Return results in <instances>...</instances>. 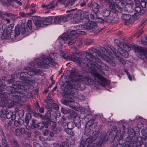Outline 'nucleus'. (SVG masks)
<instances>
[{
    "label": "nucleus",
    "instance_id": "obj_58",
    "mask_svg": "<svg viewBox=\"0 0 147 147\" xmlns=\"http://www.w3.org/2000/svg\"><path fill=\"white\" fill-rule=\"evenodd\" d=\"M65 131L67 134H69L70 133V132L71 131V129H69L68 128L67 129H66L65 130Z\"/></svg>",
    "mask_w": 147,
    "mask_h": 147
},
{
    "label": "nucleus",
    "instance_id": "obj_17",
    "mask_svg": "<svg viewBox=\"0 0 147 147\" xmlns=\"http://www.w3.org/2000/svg\"><path fill=\"white\" fill-rule=\"evenodd\" d=\"M55 0H53L51 1L47 5L45 4H43L42 5V7L46 9H51L55 7V5L54 3L55 2Z\"/></svg>",
    "mask_w": 147,
    "mask_h": 147
},
{
    "label": "nucleus",
    "instance_id": "obj_28",
    "mask_svg": "<svg viewBox=\"0 0 147 147\" xmlns=\"http://www.w3.org/2000/svg\"><path fill=\"white\" fill-rule=\"evenodd\" d=\"M6 112V109H3L1 107H0V117L2 118H4L5 117V114Z\"/></svg>",
    "mask_w": 147,
    "mask_h": 147
},
{
    "label": "nucleus",
    "instance_id": "obj_30",
    "mask_svg": "<svg viewBox=\"0 0 147 147\" xmlns=\"http://www.w3.org/2000/svg\"><path fill=\"white\" fill-rule=\"evenodd\" d=\"M45 124L44 122L42 123H36L35 128H37L39 129H42L45 126Z\"/></svg>",
    "mask_w": 147,
    "mask_h": 147
},
{
    "label": "nucleus",
    "instance_id": "obj_31",
    "mask_svg": "<svg viewBox=\"0 0 147 147\" xmlns=\"http://www.w3.org/2000/svg\"><path fill=\"white\" fill-rule=\"evenodd\" d=\"M140 5L142 8H145L147 10V0L145 1H142L140 2Z\"/></svg>",
    "mask_w": 147,
    "mask_h": 147
},
{
    "label": "nucleus",
    "instance_id": "obj_2",
    "mask_svg": "<svg viewBox=\"0 0 147 147\" xmlns=\"http://www.w3.org/2000/svg\"><path fill=\"white\" fill-rule=\"evenodd\" d=\"M54 53H51L47 58H42L40 59H36L35 60V62H32L30 63L31 68L25 67L24 69L29 71L27 72L28 75L33 76L35 75L34 67L48 68L49 66L53 67L55 66L57 67L58 65L53 60L55 59V56H54Z\"/></svg>",
    "mask_w": 147,
    "mask_h": 147
},
{
    "label": "nucleus",
    "instance_id": "obj_35",
    "mask_svg": "<svg viewBox=\"0 0 147 147\" xmlns=\"http://www.w3.org/2000/svg\"><path fill=\"white\" fill-rule=\"evenodd\" d=\"M67 126L68 129H71L74 128L75 126V124L73 122H69L67 123Z\"/></svg>",
    "mask_w": 147,
    "mask_h": 147
},
{
    "label": "nucleus",
    "instance_id": "obj_63",
    "mask_svg": "<svg viewBox=\"0 0 147 147\" xmlns=\"http://www.w3.org/2000/svg\"><path fill=\"white\" fill-rule=\"evenodd\" d=\"M120 61L123 65H125V61L123 59H121L120 60Z\"/></svg>",
    "mask_w": 147,
    "mask_h": 147
},
{
    "label": "nucleus",
    "instance_id": "obj_51",
    "mask_svg": "<svg viewBox=\"0 0 147 147\" xmlns=\"http://www.w3.org/2000/svg\"><path fill=\"white\" fill-rule=\"evenodd\" d=\"M16 133L17 136H19L20 135V129L17 128L16 129Z\"/></svg>",
    "mask_w": 147,
    "mask_h": 147
},
{
    "label": "nucleus",
    "instance_id": "obj_12",
    "mask_svg": "<svg viewBox=\"0 0 147 147\" xmlns=\"http://www.w3.org/2000/svg\"><path fill=\"white\" fill-rule=\"evenodd\" d=\"M141 11L140 6L137 5L135 7L134 14L133 15V17L134 19H138L141 14Z\"/></svg>",
    "mask_w": 147,
    "mask_h": 147
},
{
    "label": "nucleus",
    "instance_id": "obj_21",
    "mask_svg": "<svg viewBox=\"0 0 147 147\" xmlns=\"http://www.w3.org/2000/svg\"><path fill=\"white\" fill-rule=\"evenodd\" d=\"M36 9H34V10L32 9H31L30 10V12L29 13H28L26 14H25L24 12H20V13L19 14L20 16L22 17H26L28 15H30L31 14H33L35 13L36 11Z\"/></svg>",
    "mask_w": 147,
    "mask_h": 147
},
{
    "label": "nucleus",
    "instance_id": "obj_50",
    "mask_svg": "<svg viewBox=\"0 0 147 147\" xmlns=\"http://www.w3.org/2000/svg\"><path fill=\"white\" fill-rule=\"evenodd\" d=\"M132 146L130 142H126L125 143L124 147H130Z\"/></svg>",
    "mask_w": 147,
    "mask_h": 147
},
{
    "label": "nucleus",
    "instance_id": "obj_48",
    "mask_svg": "<svg viewBox=\"0 0 147 147\" xmlns=\"http://www.w3.org/2000/svg\"><path fill=\"white\" fill-rule=\"evenodd\" d=\"M94 119H93V120H90L89 121H88V122L89 123L91 122V123H92V125L90 124V126H92V125H93L94 126V127H95L96 126H97V123H96V122H95V123H93V122H94Z\"/></svg>",
    "mask_w": 147,
    "mask_h": 147
},
{
    "label": "nucleus",
    "instance_id": "obj_64",
    "mask_svg": "<svg viewBox=\"0 0 147 147\" xmlns=\"http://www.w3.org/2000/svg\"><path fill=\"white\" fill-rule=\"evenodd\" d=\"M39 108V111H40V112L41 113H42L44 112V109L42 107V108H40V107Z\"/></svg>",
    "mask_w": 147,
    "mask_h": 147
},
{
    "label": "nucleus",
    "instance_id": "obj_47",
    "mask_svg": "<svg viewBox=\"0 0 147 147\" xmlns=\"http://www.w3.org/2000/svg\"><path fill=\"white\" fill-rule=\"evenodd\" d=\"M76 34H78V33L77 30H72L70 32V34L72 35V36L70 35V36H69L73 37L72 36H73L74 35Z\"/></svg>",
    "mask_w": 147,
    "mask_h": 147
},
{
    "label": "nucleus",
    "instance_id": "obj_54",
    "mask_svg": "<svg viewBox=\"0 0 147 147\" xmlns=\"http://www.w3.org/2000/svg\"><path fill=\"white\" fill-rule=\"evenodd\" d=\"M93 42V40L92 39L89 40H88L86 42V45H88L91 44Z\"/></svg>",
    "mask_w": 147,
    "mask_h": 147
},
{
    "label": "nucleus",
    "instance_id": "obj_20",
    "mask_svg": "<svg viewBox=\"0 0 147 147\" xmlns=\"http://www.w3.org/2000/svg\"><path fill=\"white\" fill-rule=\"evenodd\" d=\"M53 18L51 17H47L42 21V24L44 25H48L51 24L53 21Z\"/></svg>",
    "mask_w": 147,
    "mask_h": 147
},
{
    "label": "nucleus",
    "instance_id": "obj_29",
    "mask_svg": "<svg viewBox=\"0 0 147 147\" xmlns=\"http://www.w3.org/2000/svg\"><path fill=\"white\" fill-rule=\"evenodd\" d=\"M66 144L69 147H72L74 145V141L72 139L68 140Z\"/></svg>",
    "mask_w": 147,
    "mask_h": 147
},
{
    "label": "nucleus",
    "instance_id": "obj_40",
    "mask_svg": "<svg viewBox=\"0 0 147 147\" xmlns=\"http://www.w3.org/2000/svg\"><path fill=\"white\" fill-rule=\"evenodd\" d=\"M127 5L126 6V7H129V8H132V6L133 5V3L131 1H129L127 2Z\"/></svg>",
    "mask_w": 147,
    "mask_h": 147
},
{
    "label": "nucleus",
    "instance_id": "obj_33",
    "mask_svg": "<svg viewBox=\"0 0 147 147\" xmlns=\"http://www.w3.org/2000/svg\"><path fill=\"white\" fill-rule=\"evenodd\" d=\"M61 112L64 114H66L70 113V110L68 109L62 108L61 110Z\"/></svg>",
    "mask_w": 147,
    "mask_h": 147
},
{
    "label": "nucleus",
    "instance_id": "obj_15",
    "mask_svg": "<svg viewBox=\"0 0 147 147\" xmlns=\"http://www.w3.org/2000/svg\"><path fill=\"white\" fill-rule=\"evenodd\" d=\"M5 116H6L8 119L11 118L12 120H14L16 118L15 114L13 113V112L11 111H7L6 110Z\"/></svg>",
    "mask_w": 147,
    "mask_h": 147
},
{
    "label": "nucleus",
    "instance_id": "obj_14",
    "mask_svg": "<svg viewBox=\"0 0 147 147\" xmlns=\"http://www.w3.org/2000/svg\"><path fill=\"white\" fill-rule=\"evenodd\" d=\"M57 2L63 5L65 7L69 5H72L74 2V0H57Z\"/></svg>",
    "mask_w": 147,
    "mask_h": 147
},
{
    "label": "nucleus",
    "instance_id": "obj_57",
    "mask_svg": "<svg viewBox=\"0 0 147 147\" xmlns=\"http://www.w3.org/2000/svg\"><path fill=\"white\" fill-rule=\"evenodd\" d=\"M32 126L35 127L36 123V121L34 119L32 120Z\"/></svg>",
    "mask_w": 147,
    "mask_h": 147
},
{
    "label": "nucleus",
    "instance_id": "obj_59",
    "mask_svg": "<svg viewBox=\"0 0 147 147\" xmlns=\"http://www.w3.org/2000/svg\"><path fill=\"white\" fill-rule=\"evenodd\" d=\"M13 144L14 145V146H13V147H18V144L17 141H14L13 142Z\"/></svg>",
    "mask_w": 147,
    "mask_h": 147
},
{
    "label": "nucleus",
    "instance_id": "obj_23",
    "mask_svg": "<svg viewBox=\"0 0 147 147\" xmlns=\"http://www.w3.org/2000/svg\"><path fill=\"white\" fill-rule=\"evenodd\" d=\"M81 13L82 15L83 16V18H82V20H84V21H86L88 22H89V20L88 18V13L85 11L82 12Z\"/></svg>",
    "mask_w": 147,
    "mask_h": 147
},
{
    "label": "nucleus",
    "instance_id": "obj_5",
    "mask_svg": "<svg viewBox=\"0 0 147 147\" xmlns=\"http://www.w3.org/2000/svg\"><path fill=\"white\" fill-rule=\"evenodd\" d=\"M107 139L105 136H104L97 141L95 144L94 139L92 136H90L86 139H83L81 141L80 147H101L107 141Z\"/></svg>",
    "mask_w": 147,
    "mask_h": 147
},
{
    "label": "nucleus",
    "instance_id": "obj_25",
    "mask_svg": "<svg viewBox=\"0 0 147 147\" xmlns=\"http://www.w3.org/2000/svg\"><path fill=\"white\" fill-rule=\"evenodd\" d=\"M72 14L70 13L65 16L61 17V19H62V22H67L68 20H69L71 17H72Z\"/></svg>",
    "mask_w": 147,
    "mask_h": 147
},
{
    "label": "nucleus",
    "instance_id": "obj_52",
    "mask_svg": "<svg viewBox=\"0 0 147 147\" xmlns=\"http://www.w3.org/2000/svg\"><path fill=\"white\" fill-rule=\"evenodd\" d=\"M59 147H69L65 143L63 142L59 145Z\"/></svg>",
    "mask_w": 147,
    "mask_h": 147
},
{
    "label": "nucleus",
    "instance_id": "obj_49",
    "mask_svg": "<svg viewBox=\"0 0 147 147\" xmlns=\"http://www.w3.org/2000/svg\"><path fill=\"white\" fill-rule=\"evenodd\" d=\"M4 15L5 12H3L0 10V18L2 19H5Z\"/></svg>",
    "mask_w": 147,
    "mask_h": 147
},
{
    "label": "nucleus",
    "instance_id": "obj_44",
    "mask_svg": "<svg viewBox=\"0 0 147 147\" xmlns=\"http://www.w3.org/2000/svg\"><path fill=\"white\" fill-rule=\"evenodd\" d=\"M141 42L143 45H147V36L145 37L144 39L141 40Z\"/></svg>",
    "mask_w": 147,
    "mask_h": 147
},
{
    "label": "nucleus",
    "instance_id": "obj_4",
    "mask_svg": "<svg viewBox=\"0 0 147 147\" xmlns=\"http://www.w3.org/2000/svg\"><path fill=\"white\" fill-rule=\"evenodd\" d=\"M100 55V52L96 49L92 48L88 50L86 53L85 59L82 58L80 57V59L82 60L81 62L86 65L89 67L93 66L94 64L100 63L101 60L97 58V56Z\"/></svg>",
    "mask_w": 147,
    "mask_h": 147
},
{
    "label": "nucleus",
    "instance_id": "obj_10",
    "mask_svg": "<svg viewBox=\"0 0 147 147\" xmlns=\"http://www.w3.org/2000/svg\"><path fill=\"white\" fill-rule=\"evenodd\" d=\"M118 47H120V46H119L118 45H117ZM123 47L122 46L120 47H119L118 49L119 51L120 49H122V50L120 52L121 54L125 58H127L129 57V55L128 53L125 50L127 49V48H129V46L127 45L126 44H123Z\"/></svg>",
    "mask_w": 147,
    "mask_h": 147
},
{
    "label": "nucleus",
    "instance_id": "obj_22",
    "mask_svg": "<svg viewBox=\"0 0 147 147\" xmlns=\"http://www.w3.org/2000/svg\"><path fill=\"white\" fill-rule=\"evenodd\" d=\"M99 7V6L97 3H93L92 8L93 12L96 16L98 12Z\"/></svg>",
    "mask_w": 147,
    "mask_h": 147
},
{
    "label": "nucleus",
    "instance_id": "obj_41",
    "mask_svg": "<svg viewBox=\"0 0 147 147\" xmlns=\"http://www.w3.org/2000/svg\"><path fill=\"white\" fill-rule=\"evenodd\" d=\"M18 114L20 117H22L24 115V111L23 110H19L18 111Z\"/></svg>",
    "mask_w": 147,
    "mask_h": 147
},
{
    "label": "nucleus",
    "instance_id": "obj_32",
    "mask_svg": "<svg viewBox=\"0 0 147 147\" xmlns=\"http://www.w3.org/2000/svg\"><path fill=\"white\" fill-rule=\"evenodd\" d=\"M45 102L48 104H49L51 105L54 104L53 100L51 97H47V99L45 100Z\"/></svg>",
    "mask_w": 147,
    "mask_h": 147
},
{
    "label": "nucleus",
    "instance_id": "obj_24",
    "mask_svg": "<svg viewBox=\"0 0 147 147\" xmlns=\"http://www.w3.org/2000/svg\"><path fill=\"white\" fill-rule=\"evenodd\" d=\"M121 18L125 20V22L126 23L131 18V16L129 14H123L121 16Z\"/></svg>",
    "mask_w": 147,
    "mask_h": 147
},
{
    "label": "nucleus",
    "instance_id": "obj_19",
    "mask_svg": "<svg viewBox=\"0 0 147 147\" xmlns=\"http://www.w3.org/2000/svg\"><path fill=\"white\" fill-rule=\"evenodd\" d=\"M83 16H82L81 13L80 12H78L77 14H76L74 18V20L76 22H80L81 20L83 18Z\"/></svg>",
    "mask_w": 147,
    "mask_h": 147
},
{
    "label": "nucleus",
    "instance_id": "obj_55",
    "mask_svg": "<svg viewBox=\"0 0 147 147\" xmlns=\"http://www.w3.org/2000/svg\"><path fill=\"white\" fill-rule=\"evenodd\" d=\"M20 133L22 134H23L25 133V129L24 128H22L20 129Z\"/></svg>",
    "mask_w": 147,
    "mask_h": 147
},
{
    "label": "nucleus",
    "instance_id": "obj_7",
    "mask_svg": "<svg viewBox=\"0 0 147 147\" xmlns=\"http://www.w3.org/2000/svg\"><path fill=\"white\" fill-rule=\"evenodd\" d=\"M135 52L138 53L140 55V58L143 59L147 58V49L136 46L134 47Z\"/></svg>",
    "mask_w": 147,
    "mask_h": 147
},
{
    "label": "nucleus",
    "instance_id": "obj_60",
    "mask_svg": "<svg viewBox=\"0 0 147 147\" xmlns=\"http://www.w3.org/2000/svg\"><path fill=\"white\" fill-rule=\"evenodd\" d=\"M136 6H137V5H138V6H140V1L138 0H134Z\"/></svg>",
    "mask_w": 147,
    "mask_h": 147
},
{
    "label": "nucleus",
    "instance_id": "obj_43",
    "mask_svg": "<svg viewBox=\"0 0 147 147\" xmlns=\"http://www.w3.org/2000/svg\"><path fill=\"white\" fill-rule=\"evenodd\" d=\"M27 26L30 30L32 29V22L31 20L28 21L27 22Z\"/></svg>",
    "mask_w": 147,
    "mask_h": 147
},
{
    "label": "nucleus",
    "instance_id": "obj_11",
    "mask_svg": "<svg viewBox=\"0 0 147 147\" xmlns=\"http://www.w3.org/2000/svg\"><path fill=\"white\" fill-rule=\"evenodd\" d=\"M109 3V7L113 10L117 11L119 7L116 3L115 2L112 0H103Z\"/></svg>",
    "mask_w": 147,
    "mask_h": 147
},
{
    "label": "nucleus",
    "instance_id": "obj_16",
    "mask_svg": "<svg viewBox=\"0 0 147 147\" xmlns=\"http://www.w3.org/2000/svg\"><path fill=\"white\" fill-rule=\"evenodd\" d=\"M76 28L78 34L82 35H85L86 34V32L85 31H82V30H85V26H84L82 25H78L76 26Z\"/></svg>",
    "mask_w": 147,
    "mask_h": 147
},
{
    "label": "nucleus",
    "instance_id": "obj_37",
    "mask_svg": "<svg viewBox=\"0 0 147 147\" xmlns=\"http://www.w3.org/2000/svg\"><path fill=\"white\" fill-rule=\"evenodd\" d=\"M90 26L88 28L89 29H91L92 28H94L96 26V23L94 21H91L89 23Z\"/></svg>",
    "mask_w": 147,
    "mask_h": 147
},
{
    "label": "nucleus",
    "instance_id": "obj_18",
    "mask_svg": "<svg viewBox=\"0 0 147 147\" xmlns=\"http://www.w3.org/2000/svg\"><path fill=\"white\" fill-rule=\"evenodd\" d=\"M34 22L37 27H40L41 26L42 23V18H36L34 20Z\"/></svg>",
    "mask_w": 147,
    "mask_h": 147
},
{
    "label": "nucleus",
    "instance_id": "obj_6",
    "mask_svg": "<svg viewBox=\"0 0 147 147\" xmlns=\"http://www.w3.org/2000/svg\"><path fill=\"white\" fill-rule=\"evenodd\" d=\"M12 30L11 27H7L5 31H3L2 28H0L1 38L6 40L11 38L12 41H17L18 40V36L20 34L18 29L15 28L14 32H12Z\"/></svg>",
    "mask_w": 147,
    "mask_h": 147
},
{
    "label": "nucleus",
    "instance_id": "obj_53",
    "mask_svg": "<svg viewBox=\"0 0 147 147\" xmlns=\"http://www.w3.org/2000/svg\"><path fill=\"white\" fill-rule=\"evenodd\" d=\"M84 26H85V30L86 29H89L88 28H89V26H90V25L89 23H86L84 25Z\"/></svg>",
    "mask_w": 147,
    "mask_h": 147
},
{
    "label": "nucleus",
    "instance_id": "obj_42",
    "mask_svg": "<svg viewBox=\"0 0 147 147\" xmlns=\"http://www.w3.org/2000/svg\"><path fill=\"white\" fill-rule=\"evenodd\" d=\"M70 116L71 117L74 118H75L77 116V114L75 111H70Z\"/></svg>",
    "mask_w": 147,
    "mask_h": 147
},
{
    "label": "nucleus",
    "instance_id": "obj_45",
    "mask_svg": "<svg viewBox=\"0 0 147 147\" xmlns=\"http://www.w3.org/2000/svg\"><path fill=\"white\" fill-rule=\"evenodd\" d=\"M2 145L3 147H5L8 145L7 143L6 140L5 138H2Z\"/></svg>",
    "mask_w": 147,
    "mask_h": 147
},
{
    "label": "nucleus",
    "instance_id": "obj_13",
    "mask_svg": "<svg viewBox=\"0 0 147 147\" xmlns=\"http://www.w3.org/2000/svg\"><path fill=\"white\" fill-rule=\"evenodd\" d=\"M74 38L73 37H69L68 36L65 38V39L69 41L68 42L67 44L69 45H70L73 44H74L75 42H76V41L77 42H79V44L78 45H81L82 44V41L80 39H79L78 40H76L74 39Z\"/></svg>",
    "mask_w": 147,
    "mask_h": 147
},
{
    "label": "nucleus",
    "instance_id": "obj_38",
    "mask_svg": "<svg viewBox=\"0 0 147 147\" xmlns=\"http://www.w3.org/2000/svg\"><path fill=\"white\" fill-rule=\"evenodd\" d=\"M51 113L50 111H48L46 114V116H43L45 117V120H47L51 117Z\"/></svg>",
    "mask_w": 147,
    "mask_h": 147
},
{
    "label": "nucleus",
    "instance_id": "obj_36",
    "mask_svg": "<svg viewBox=\"0 0 147 147\" xmlns=\"http://www.w3.org/2000/svg\"><path fill=\"white\" fill-rule=\"evenodd\" d=\"M7 16L8 17L11 18L12 19H13L15 18L14 15L11 13L5 12L4 16Z\"/></svg>",
    "mask_w": 147,
    "mask_h": 147
},
{
    "label": "nucleus",
    "instance_id": "obj_61",
    "mask_svg": "<svg viewBox=\"0 0 147 147\" xmlns=\"http://www.w3.org/2000/svg\"><path fill=\"white\" fill-rule=\"evenodd\" d=\"M49 132L48 130H46L44 132V135L45 136H47L49 134Z\"/></svg>",
    "mask_w": 147,
    "mask_h": 147
},
{
    "label": "nucleus",
    "instance_id": "obj_34",
    "mask_svg": "<svg viewBox=\"0 0 147 147\" xmlns=\"http://www.w3.org/2000/svg\"><path fill=\"white\" fill-rule=\"evenodd\" d=\"M110 13V12L109 10L104 9L103 11L102 14L104 17H106L109 15Z\"/></svg>",
    "mask_w": 147,
    "mask_h": 147
},
{
    "label": "nucleus",
    "instance_id": "obj_39",
    "mask_svg": "<svg viewBox=\"0 0 147 147\" xmlns=\"http://www.w3.org/2000/svg\"><path fill=\"white\" fill-rule=\"evenodd\" d=\"M16 28L18 29L20 33V32L22 34H24L26 31V30L25 29V28L24 27L22 28L20 27L19 28Z\"/></svg>",
    "mask_w": 147,
    "mask_h": 147
},
{
    "label": "nucleus",
    "instance_id": "obj_9",
    "mask_svg": "<svg viewBox=\"0 0 147 147\" xmlns=\"http://www.w3.org/2000/svg\"><path fill=\"white\" fill-rule=\"evenodd\" d=\"M71 100H66L64 99L62 100V103L67 106L77 110L80 107V105L77 102Z\"/></svg>",
    "mask_w": 147,
    "mask_h": 147
},
{
    "label": "nucleus",
    "instance_id": "obj_62",
    "mask_svg": "<svg viewBox=\"0 0 147 147\" xmlns=\"http://www.w3.org/2000/svg\"><path fill=\"white\" fill-rule=\"evenodd\" d=\"M53 104L54 107L55 108V109L56 110H58L59 109V106L57 105V104H55L54 103Z\"/></svg>",
    "mask_w": 147,
    "mask_h": 147
},
{
    "label": "nucleus",
    "instance_id": "obj_46",
    "mask_svg": "<svg viewBox=\"0 0 147 147\" xmlns=\"http://www.w3.org/2000/svg\"><path fill=\"white\" fill-rule=\"evenodd\" d=\"M35 75H39L42 73V71L40 69H37L35 68Z\"/></svg>",
    "mask_w": 147,
    "mask_h": 147
},
{
    "label": "nucleus",
    "instance_id": "obj_26",
    "mask_svg": "<svg viewBox=\"0 0 147 147\" xmlns=\"http://www.w3.org/2000/svg\"><path fill=\"white\" fill-rule=\"evenodd\" d=\"M32 113L35 117H36L37 118H40L43 120L45 121V117L42 116L40 113H36L34 111H32Z\"/></svg>",
    "mask_w": 147,
    "mask_h": 147
},
{
    "label": "nucleus",
    "instance_id": "obj_8",
    "mask_svg": "<svg viewBox=\"0 0 147 147\" xmlns=\"http://www.w3.org/2000/svg\"><path fill=\"white\" fill-rule=\"evenodd\" d=\"M62 57L66 60H71L73 61L78 63H80L82 60L80 59L79 57L75 56V55L70 57L68 55L66 52H62L61 54Z\"/></svg>",
    "mask_w": 147,
    "mask_h": 147
},
{
    "label": "nucleus",
    "instance_id": "obj_27",
    "mask_svg": "<svg viewBox=\"0 0 147 147\" xmlns=\"http://www.w3.org/2000/svg\"><path fill=\"white\" fill-rule=\"evenodd\" d=\"M54 21L55 24H60L62 23L61 17L55 16L54 18Z\"/></svg>",
    "mask_w": 147,
    "mask_h": 147
},
{
    "label": "nucleus",
    "instance_id": "obj_3",
    "mask_svg": "<svg viewBox=\"0 0 147 147\" xmlns=\"http://www.w3.org/2000/svg\"><path fill=\"white\" fill-rule=\"evenodd\" d=\"M24 72H22L20 74V79L23 81H18L16 82V84L14 85L13 88L15 89V91L16 92L15 95H14L13 97L14 101L15 102H18L22 99V98L23 97V94L20 93V91H18V90L22 89L25 90L28 89L30 88V85L31 81L28 80H24L26 79L25 76H24Z\"/></svg>",
    "mask_w": 147,
    "mask_h": 147
},
{
    "label": "nucleus",
    "instance_id": "obj_56",
    "mask_svg": "<svg viewBox=\"0 0 147 147\" xmlns=\"http://www.w3.org/2000/svg\"><path fill=\"white\" fill-rule=\"evenodd\" d=\"M33 145L34 147H41L39 144L36 142L33 143Z\"/></svg>",
    "mask_w": 147,
    "mask_h": 147
},
{
    "label": "nucleus",
    "instance_id": "obj_1",
    "mask_svg": "<svg viewBox=\"0 0 147 147\" xmlns=\"http://www.w3.org/2000/svg\"><path fill=\"white\" fill-rule=\"evenodd\" d=\"M101 69L107 71L109 69V68L101 62L94 64L93 66L89 67V70L92 74L94 80L89 76H85L81 75L76 76L73 71H67L68 76L75 80V82L73 83L74 84L72 85L71 88L77 89L80 88V84L79 81L83 83L86 85L92 84L94 82L98 85L105 86L107 83V80L105 78L98 73V72L100 71Z\"/></svg>",
    "mask_w": 147,
    "mask_h": 147
}]
</instances>
